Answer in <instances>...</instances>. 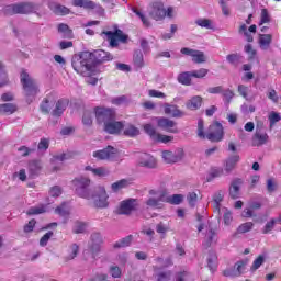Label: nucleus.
<instances>
[{
    "label": "nucleus",
    "mask_w": 281,
    "mask_h": 281,
    "mask_svg": "<svg viewBox=\"0 0 281 281\" xmlns=\"http://www.w3.org/2000/svg\"><path fill=\"white\" fill-rule=\"evenodd\" d=\"M71 66L74 71L79 74V76H83V78H91V76L95 74L91 52L89 50L75 55L71 59Z\"/></svg>",
    "instance_id": "f257e3e1"
},
{
    "label": "nucleus",
    "mask_w": 281,
    "mask_h": 281,
    "mask_svg": "<svg viewBox=\"0 0 281 281\" xmlns=\"http://www.w3.org/2000/svg\"><path fill=\"white\" fill-rule=\"evenodd\" d=\"M20 82L22 85L27 104H32V98H36L38 94V86L36 85V81L30 77L27 71L22 70L20 75Z\"/></svg>",
    "instance_id": "f03ea898"
},
{
    "label": "nucleus",
    "mask_w": 281,
    "mask_h": 281,
    "mask_svg": "<svg viewBox=\"0 0 281 281\" xmlns=\"http://www.w3.org/2000/svg\"><path fill=\"white\" fill-rule=\"evenodd\" d=\"M150 11H149V16L154 19V21H164L166 16L168 19H172V14L175 12V9L172 7H166L164 5V2L160 0H156L151 2L150 4Z\"/></svg>",
    "instance_id": "7ed1b4c3"
},
{
    "label": "nucleus",
    "mask_w": 281,
    "mask_h": 281,
    "mask_svg": "<svg viewBox=\"0 0 281 281\" xmlns=\"http://www.w3.org/2000/svg\"><path fill=\"white\" fill-rule=\"evenodd\" d=\"M102 34L106 36V41L112 49L120 47V43H128V35L124 31L116 29L115 31H103Z\"/></svg>",
    "instance_id": "20e7f679"
},
{
    "label": "nucleus",
    "mask_w": 281,
    "mask_h": 281,
    "mask_svg": "<svg viewBox=\"0 0 281 281\" xmlns=\"http://www.w3.org/2000/svg\"><path fill=\"white\" fill-rule=\"evenodd\" d=\"M72 186L75 188L76 194L81 199H91V191L89 186H91V179L80 177L72 180Z\"/></svg>",
    "instance_id": "39448f33"
},
{
    "label": "nucleus",
    "mask_w": 281,
    "mask_h": 281,
    "mask_svg": "<svg viewBox=\"0 0 281 281\" xmlns=\"http://www.w3.org/2000/svg\"><path fill=\"white\" fill-rule=\"evenodd\" d=\"M92 199H94V206L100 210L109 207V194H106L104 187H97L93 191Z\"/></svg>",
    "instance_id": "423d86ee"
},
{
    "label": "nucleus",
    "mask_w": 281,
    "mask_h": 281,
    "mask_svg": "<svg viewBox=\"0 0 281 281\" xmlns=\"http://www.w3.org/2000/svg\"><path fill=\"white\" fill-rule=\"evenodd\" d=\"M94 115L97 117L98 124H109L112 120H115V110L106 108H95Z\"/></svg>",
    "instance_id": "0eeeda50"
},
{
    "label": "nucleus",
    "mask_w": 281,
    "mask_h": 281,
    "mask_svg": "<svg viewBox=\"0 0 281 281\" xmlns=\"http://www.w3.org/2000/svg\"><path fill=\"white\" fill-rule=\"evenodd\" d=\"M90 58L95 69L98 65H103V63H111V60H113V54L104 49H97V50L90 52Z\"/></svg>",
    "instance_id": "6e6552de"
},
{
    "label": "nucleus",
    "mask_w": 281,
    "mask_h": 281,
    "mask_svg": "<svg viewBox=\"0 0 281 281\" xmlns=\"http://www.w3.org/2000/svg\"><path fill=\"white\" fill-rule=\"evenodd\" d=\"M223 137H225V132L220 122H215L210 125L206 134V139H209V142H223Z\"/></svg>",
    "instance_id": "1a4fd4ad"
},
{
    "label": "nucleus",
    "mask_w": 281,
    "mask_h": 281,
    "mask_svg": "<svg viewBox=\"0 0 281 281\" xmlns=\"http://www.w3.org/2000/svg\"><path fill=\"white\" fill-rule=\"evenodd\" d=\"M136 165L139 168L155 169L157 168V158L148 153H140L137 155Z\"/></svg>",
    "instance_id": "9d476101"
},
{
    "label": "nucleus",
    "mask_w": 281,
    "mask_h": 281,
    "mask_svg": "<svg viewBox=\"0 0 281 281\" xmlns=\"http://www.w3.org/2000/svg\"><path fill=\"white\" fill-rule=\"evenodd\" d=\"M115 155H117V149L113 146H108L103 149L93 151L92 157L94 159H98V161H109L111 159L115 158Z\"/></svg>",
    "instance_id": "9b49d317"
},
{
    "label": "nucleus",
    "mask_w": 281,
    "mask_h": 281,
    "mask_svg": "<svg viewBox=\"0 0 281 281\" xmlns=\"http://www.w3.org/2000/svg\"><path fill=\"white\" fill-rule=\"evenodd\" d=\"M102 235L100 233H93L90 237L89 251L95 258L98 254H100V249H102Z\"/></svg>",
    "instance_id": "f8f14e48"
},
{
    "label": "nucleus",
    "mask_w": 281,
    "mask_h": 281,
    "mask_svg": "<svg viewBox=\"0 0 281 281\" xmlns=\"http://www.w3.org/2000/svg\"><path fill=\"white\" fill-rule=\"evenodd\" d=\"M180 53L183 54L184 56H191L192 60L196 65H201L205 63V53H203L202 50L183 47L181 48Z\"/></svg>",
    "instance_id": "ddd939ff"
},
{
    "label": "nucleus",
    "mask_w": 281,
    "mask_h": 281,
    "mask_svg": "<svg viewBox=\"0 0 281 281\" xmlns=\"http://www.w3.org/2000/svg\"><path fill=\"white\" fill-rule=\"evenodd\" d=\"M137 210V200L136 199H127L120 203L119 214H123L128 216L131 213Z\"/></svg>",
    "instance_id": "4468645a"
},
{
    "label": "nucleus",
    "mask_w": 281,
    "mask_h": 281,
    "mask_svg": "<svg viewBox=\"0 0 281 281\" xmlns=\"http://www.w3.org/2000/svg\"><path fill=\"white\" fill-rule=\"evenodd\" d=\"M162 159L166 164H177L183 159V149H178L177 151H162Z\"/></svg>",
    "instance_id": "2eb2a0df"
},
{
    "label": "nucleus",
    "mask_w": 281,
    "mask_h": 281,
    "mask_svg": "<svg viewBox=\"0 0 281 281\" xmlns=\"http://www.w3.org/2000/svg\"><path fill=\"white\" fill-rule=\"evenodd\" d=\"M159 128L166 131L167 133H179V128H177V123L170 119L160 117L157 121Z\"/></svg>",
    "instance_id": "dca6fc26"
},
{
    "label": "nucleus",
    "mask_w": 281,
    "mask_h": 281,
    "mask_svg": "<svg viewBox=\"0 0 281 281\" xmlns=\"http://www.w3.org/2000/svg\"><path fill=\"white\" fill-rule=\"evenodd\" d=\"M123 130L124 123L115 120L108 122L104 126L105 133H109L110 135H120V133H122Z\"/></svg>",
    "instance_id": "f3484780"
},
{
    "label": "nucleus",
    "mask_w": 281,
    "mask_h": 281,
    "mask_svg": "<svg viewBox=\"0 0 281 281\" xmlns=\"http://www.w3.org/2000/svg\"><path fill=\"white\" fill-rule=\"evenodd\" d=\"M67 106H69V100L67 99H59L56 102L55 109L52 111V115L54 117H60L63 113L67 110Z\"/></svg>",
    "instance_id": "a211bd4d"
},
{
    "label": "nucleus",
    "mask_w": 281,
    "mask_h": 281,
    "mask_svg": "<svg viewBox=\"0 0 281 281\" xmlns=\"http://www.w3.org/2000/svg\"><path fill=\"white\" fill-rule=\"evenodd\" d=\"M165 115H169V117H183V111L179 110V106L172 105L169 103L164 104Z\"/></svg>",
    "instance_id": "6ab92c4d"
},
{
    "label": "nucleus",
    "mask_w": 281,
    "mask_h": 281,
    "mask_svg": "<svg viewBox=\"0 0 281 281\" xmlns=\"http://www.w3.org/2000/svg\"><path fill=\"white\" fill-rule=\"evenodd\" d=\"M243 183V179L236 178L232 181L229 187V196L231 199H239L240 196V184Z\"/></svg>",
    "instance_id": "aec40b11"
},
{
    "label": "nucleus",
    "mask_w": 281,
    "mask_h": 281,
    "mask_svg": "<svg viewBox=\"0 0 281 281\" xmlns=\"http://www.w3.org/2000/svg\"><path fill=\"white\" fill-rule=\"evenodd\" d=\"M203 104V98L201 95H194L187 101L186 106L189 111H199Z\"/></svg>",
    "instance_id": "412c9836"
},
{
    "label": "nucleus",
    "mask_w": 281,
    "mask_h": 281,
    "mask_svg": "<svg viewBox=\"0 0 281 281\" xmlns=\"http://www.w3.org/2000/svg\"><path fill=\"white\" fill-rule=\"evenodd\" d=\"M238 161H240V156L238 154H235L231 157H228L225 160V165H224V170L227 175H229V172H232V170H234V168H236V164H238Z\"/></svg>",
    "instance_id": "4be33fe9"
},
{
    "label": "nucleus",
    "mask_w": 281,
    "mask_h": 281,
    "mask_svg": "<svg viewBox=\"0 0 281 281\" xmlns=\"http://www.w3.org/2000/svg\"><path fill=\"white\" fill-rule=\"evenodd\" d=\"M34 11L31 2H21L15 4V14H30Z\"/></svg>",
    "instance_id": "5701e85b"
},
{
    "label": "nucleus",
    "mask_w": 281,
    "mask_h": 281,
    "mask_svg": "<svg viewBox=\"0 0 281 281\" xmlns=\"http://www.w3.org/2000/svg\"><path fill=\"white\" fill-rule=\"evenodd\" d=\"M273 42V35L271 34H259L258 43L260 49L267 50L271 47V43Z\"/></svg>",
    "instance_id": "b1692460"
},
{
    "label": "nucleus",
    "mask_w": 281,
    "mask_h": 281,
    "mask_svg": "<svg viewBox=\"0 0 281 281\" xmlns=\"http://www.w3.org/2000/svg\"><path fill=\"white\" fill-rule=\"evenodd\" d=\"M41 161L38 160H32L29 162V177L31 179H34V177H38L41 170H42Z\"/></svg>",
    "instance_id": "393cba45"
},
{
    "label": "nucleus",
    "mask_w": 281,
    "mask_h": 281,
    "mask_svg": "<svg viewBox=\"0 0 281 281\" xmlns=\"http://www.w3.org/2000/svg\"><path fill=\"white\" fill-rule=\"evenodd\" d=\"M72 5L75 8H83V10H95L97 4L91 0H74Z\"/></svg>",
    "instance_id": "a878e982"
},
{
    "label": "nucleus",
    "mask_w": 281,
    "mask_h": 281,
    "mask_svg": "<svg viewBox=\"0 0 281 281\" xmlns=\"http://www.w3.org/2000/svg\"><path fill=\"white\" fill-rule=\"evenodd\" d=\"M16 111H19V108L14 103L0 104L1 115H13V113H16Z\"/></svg>",
    "instance_id": "bb28decb"
},
{
    "label": "nucleus",
    "mask_w": 281,
    "mask_h": 281,
    "mask_svg": "<svg viewBox=\"0 0 281 281\" xmlns=\"http://www.w3.org/2000/svg\"><path fill=\"white\" fill-rule=\"evenodd\" d=\"M49 9L54 12V14H57V16H67L71 11L69 8L61 5V4H49Z\"/></svg>",
    "instance_id": "cd10ccee"
},
{
    "label": "nucleus",
    "mask_w": 281,
    "mask_h": 281,
    "mask_svg": "<svg viewBox=\"0 0 281 281\" xmlns=\"http://www.w3.org/2000/svg\"><path fill=\"white\" fill-rule=\"evenodd\" d=\"M154 262L157 263V266H154V271H159V269H166V267L172 266V259H164L162 257H156L154 259Z\"/></svg>",
    "instance_id": "c85d7f7f"
},
{
    "label": "nucleus",
    "mask_w": 281,
    "mask_h": 281,
    "mask_svg": "<svg viewBox=\"0 0 281 281\" xmlns=\"http://www.w3.org/2000/svg\"><path fill=\"white\" fill-rule=\"evenodd\" d=\"M54 104H56L54 102V100H49V98H45L41 105H40V111L44 114V115H49V113L52 112V109H54Z\"/></svg>",
    "instance_id": "c756f323"
},
{
    "label": "nucleus",
    "mask_w": 281,
    "mask_h": 281,
    "mask_svg": "<svg viewBox=\"0 0 281 281\" xmlns=\"http://www.w3.org/2000/svg\"><path fill=\"white\" fill-rule=\"evenodd\" d=\"M267 142H269L267 133H256L252 137V146H263Z\"/></svg>",
    "instance_id": "7c9ffc66"
},
{
    "label": "nucleus",
    "mask_w": 281,
    "mask_h": 281,
    "mask_svg": "<svg viewBox=\"0 0 281 281\" xmlns=\"http://www.w3.org/2000/svg\"><path fill=\"white\" fill-rule=\"evenodd\" d=\"M192 71H184L178 75V82L184 85V87H190L192 85Z\"/></svg>",
    "instance_id": "2f4dec72"
},
{
    "label": "nucleus",
    "mask_w": 281,
    "mask_h": 281,
    "mask_svg": "<svg viewBox=\"0 0 281 281\" xmlns=\"http://www.w3.org/2000/svg\"><path fill=\"white\" fill-rule=\"evenodd\" d=\"M131 243H133V235H128L119 241L114 243L113 248L114 249H122L124 247H131Z\"/></svg>",
    "instance_id": "473e14b6"
},
{
    "label": "nucleus",
    "mask_w": 281,
    "mask_h": 281,
    "mask_svg": "<svg viewBox=\"0 0 281 281\" xmlns=\"http://www.w3.org/2000/svg\"><path fill=\"white\" fill-rule=\"evenodd\" d=\"M133 64L136 69H142L144 67V54L142 50H135L133 55Z\"/></svg>",
    "instance_id": "72a5a7b5"
},
{
    "label": "nucleus",
    "mask_w": 281,
    "mask_h": 281,
    "mask_svg": "<svg viewBox=\"0 0 281 281\" xmlns=\"http://www.w3.org/2000/svg\"><path fill=\"white\" fill-rule=\"evenodd\" d=\"M57 30L59 34H63L64 38H74V31L69 29V25L60 23Z\"/></svg>",
    "instance_id": "f704fd0d"
},
{
    "label": "nucleus",
    "mask_w": 281,
    "mask_h": 281,
    "mask_svg": "<svg viewBox=\"0 0 281 281\" xmlns=\"http://www.w3.org/2000/svg\"><path fill=\"white\" fill-rule=\"evenodd\" d=\"M225 195H223V192L218 191L213 195V207L217 214H221V203H223V199Z\"/></svg>",
    "instance_id": "c9c22d12"
},
{
    "label": "nucleus",
    "mask_w": 281,
    "mask_h": 281,
    "mask_svg": "<svg viewBox=\"0 0 281 281\" xmlns=\"http://www.w3.org/2000/svg\"><path fill=\"white\" fill-rule=\"evenodd\" d=\"M79 251H80V246H78L77 244H71L68 247L66 260L67 261L74 260L78 256Z\"/></svg>",
    "instance_id": "e433bc0d"
},
{
    "label": "nucleus",
    "mask_w": 281,
    "mask_h": 281,
    "mask_svg": "<svg viewBox=\"0 0 281 281\" xmlns=\"http://www.w3.org/2000/svg\"><path fill=\"white\" fill-rule=\"evenodd\" d=\"M216 260H218L216 252L210 251L207 257V267L212 272L216 270Z\"/></svg>",
    "instance_id": "4c0bfd02"
},
{
    "label": "nucleus",
    "mask_w": 281,
    "mask_h": 281,
    "mask_svg": "<svg viewBox=\"0 0 281 281\" xmlns=\"http://www.w3.org/2000/svg\"><path fill=\"white\" fill-rule=\"evenodd\" d=\"M112 192H120V190H124V188H128V180L121 179L111 186Z\"/></svg>",
    "instance_id": "58836bf2"
},
{
    "label": "nucleus",
    "mask_w": 281,
    "mask_h": 281,
    "mask_svg": "<svg viewBox=\"0 0 281 281\" xmlns=\"http://www.w3.org/2000/svg\"><path fill=\"white\" fill-rule=\"evenodd\" d=\"M45 212H47V206L42 204L40 206H33V207L29 209L26 214L29 216H34L36 214H45Z\"/></svg>",
    "instance_id": "ea45409f"
},
{
    "label": "nucleus",
    "mask_w": 281,
    "mask_h": 281,
    "mask_svg": "<svg viewBox=\"0 0 281 281\" xmlns=\"http://www.w3.org/2000/svg\"><path fill=\"white\" fill-rule=\"evenodd\" d=\"M55 212L59 215V216H64L66 218H68L70 212H69V206H67V203H61L59 206H57L55 209Z\"/></svg>",
    "instance_id": "a19ab883"
},
{
    "label": "nucleus",
    "mask_w": 281,
    "mask_h": 281,
    "mask_svg": "<svg viewBox=\"0 0 281 281\" xmlns=\"http://www.w3.org/2000/svg\"><path fill=\"white\" fill-rule=\"evenodd\" d=\"M195 23L199 25V27H204L205 30H214V24L210 19H198L195 20Z\"/></svg>",
    "instance_id": "79ce46f5"
},
{
    "label": "nucleus",
    "mask_w": 281,
    "mask_h": 281,
    "mask_svg": "<svg viewBox=\"0 0 281 281\" xmlns=\"http://www.w3.org/2000/svg\"><path fill=\"white\" fill-rule=\"evenodd\" d=\"M266 188H267V192L269 194H273V192H276V190H278V182L276 181V178H269L266 181Z\"/></svg>",
    "instance_id": "37998d69"
},
{
    "label": "nucleus",
    "mask_w": 281,
    "mask_h": 281,
    "mask_svg": "<svg viewBox=\"0 0 281 281\" xmlns=\"http://www.w3.org/2000/svg\"><path fill=\"white\" fill-rule=\"evenodd\" d=\"M209 74H210V69L207 68H200L198 70L191 71L192 78H198L200 80H203V78H205V76H207Z\"/></svg>",
    "instance_id": "c03bdc74"
},
{
    "label": "nucleus",
    "mask_w": 281,
    "mask_h": 281,
    "mask_svg": "<svg viewBox=\"0 0 281 281\" xmlns=\"http://www.w3.org/2000/svg\"><path fill=\"white\" fill-rule=\"evenodd\" d=\"M254 229L252 222H246L238 226L237 234H247V232H251Z\"/></svg>",
    "instance_id": "a18cd8bd"
},
{
    "label": "nucleus",
    "mask_w": 281,
    "mask_h": 281,
    "mask_svg": "<svg viewBox=\"0 0 281 281\" xmlns=\"http://www.w3.org/2000/svg\"><path fill=\"white\" fill-rule=\"evenodd\" d=\"M123 133L126 135V137H137V135H139V128L135 127L134 125H128L125 127Z\"/></svg>",
    "instance_id": "49530a36"
},
{
    "label": "nucleus",
    "mask_w": 281,
    "mask_h": 281,
    "mask_svg": "<svg viewBox=\"0 0 281 281\" xmlns=\"http://www.w3.org/2000/svg\"><path fill=\"white\" fill-rule=\"evenodd\" d=\"M144 131L154 140L157 139V136L159 135V133H157V130H155V126H153L150 124H145Z\"/></svg>",
    "instance_id": "de8ad7c7"
},
{
    "label": "nucleus",
    "mask_w": 281,
    "mask_h": 281,
    "mask_svg": "<svg viewBox=\"0 0 281 281\" xmlns=\"http://www.w3.org/2000/svg\"><path fill=\"white\" fill-rule=\"evenodd\" d=\"M67 159H71V154H57L54 155L53 158L50 159L52 164H58V161H67Z\"/></svg>",
    "instance_id": "09e8293b"
},
{
    "label": "nucleus",
    "mask_w": 281,
    "mask_h": 281,
    "mask_svg": "<svg viewBox=\"0 0 281 281\" xmlns=\"http://www.w3.org/2000/svg\"><path fill=\"white\" fill-rule=\"evenodd\" d=\"M196 135L200 139H205V137H207V135L205 134V125L203 120H199L198 121V131H196Z\"/></svg>",
    "instance_id": "8fccbe9b"
},
{
    "label": "nucleus",
    "mask_w": 281,
    "mask_h": 281,
    "mask_svg": "<svg viewBox=\"0 0 281 281\" xmlns=\"http://www.w3.org/2000/svg\"><path fill=\"white\" fill-rule=\"evenodd\" d=\"M87 229V223L77 221L75 222L74 226V234H85V231Z\"/></svg>",
    "instance_id": "3c124183"
},
{
    "label": "nucleus",
    "mask_w": 281,
    "mask_h": 281,
    "mask_svg": "<svg viewBox=\"0 0 281 281\" xmlns=\"http://www.w3.org/2000/svg\"><path fill=\"white\" fill-rule=\"evenodd\" d=\"M277 223H278V220H276V218H272L269 222H267L262 228V234H271V232H273V228L276 227Z\"/></svg>",
    "instance_id": "603ef678"
},
{
    "label": "nucleus",
    "mask_w": 281,
    "mask_h": 281,
    "mask_svg": "<svg viewBox=\"0 0 281 281\" xmlns=\"http://www.w3.org/2000/svg\"><path fill=\"white\" fill-rule=\"evenodd\" d=\"M244 50L246 54H248V60H255L256 56L258 55V52L254 49V46L251 44H247L244 47Z\"/></svg>",
    "instance_id": "864d4df0"
},
{
    "label": "nucleus",
    "mask_w": 281,
    "mask_h": 281,
    "mask_svg": "<svg viewBox=\"0 0 281 281\" xmlns=\"http://www.w3.org/2000/svg\"><path fill=\"white\" fill-rule=\"evenodd\" d=\"M245 265H247V262L245 261H237L233 268L235 278H238V276H243V269H245Z\"/></svg>",
    "instance_id": "5fc2aeb1"
},
{
    "label": "nucleus",
    "mask_w": 281,
    "mask_h": 281,
    "mask_svg": "<svg viewBox=\"0 0 281 281\" xmlns=\"http://www.w3.org/2000/svg\"><path fill=\"white\" fill-rule=\"evenodd\" d=\"M265 265V256L259 255L252 262L251 271H258Z\"/></svg>",
    "instance_id": "6e6d98bb"
},
{
    "label": "nucleus",
    "mask_w": 281,
    "mask_h": 281,
    "mask_svg": "<svg viewBox=\"0 0 281 281\" xmlns=\"http://www.w3.org/2000/svg\"><path fill=\"white\" fill-rule=\"evenodd\" d=\"M226 60L231 64L234 65V67H238L240 63V55L238 54H229L226 56Z\"/></svg>",
    "instance_id": "4d7b16f0"
},
{
    "label": "nucleus",
    "mask_w": 281,
    "mask_h": 281,
    "mask_svg": "<svg viewBox=\"0 0 281 281\" xmlns=\"http://www.w3.org/2000/svg\"><path fill=\"white\" fill-rule=\"evenodd\" d=\"M169 203L170 205H181L183 203V195L182 194H173L169 195Z\"/></svg>",
    "instance_id": "13d9d810"
},
{
    "label": "nucleus",
    "mask_w": 281,
    "mask_h": 281,
    "mask_svg": "<svg viewBox=\"0 0 281 281\" xmlns=\"http://www.w3.org/2000/svg\"><path fill=\"white\" fill-rule=\"evenodd\" d=\"M265 23H271V15L267 9H262L260 15V25H265Z\"/></svg>",
    "instance_id": "bf43d9fd"
},
{
    "label": "nucleus",
    "mask_w": 281,
    "mask_h": 281,
    "mask_svg": "<svg viewBox=\"0 0 281 281\" xmlns=\"http://www.w3.org/2000/svg\"><path fill=\"white\" fill-rule=\"evenodd\" d=\"M94 177H109L110 171L105 167H98L93 170Z\"/></svg>",
    "instance_id": "052dcab7"
},
{
    "label": "nucleus",
    "mask_w": 281,
    "mask_h": 281,
    "mask_svg": "<svg viewBox=\"0 0 281 281\" xmlns=\"http://www.w3.org/2000/svg\"><path fill=\"white\" fill-rule=\"evenodd\" d=\"M268 120L270 122V126L278 124V122H280V120H281L280 113L271 112L268 116Z\"/></svg>",
    "instance_id": "680f3d73"
},
{
    "label": "nucleus",
    "mask_w": 281,
    "mask_h": 281,
    "mask_svg": "<svg viewBox=\"0 0 281 281\" xmlns=\"http://www.w3.org/2000/svg\"><path fill=\"white\" fill-rule=\"evenodd\" d=\"M146 205H148V207H156V209H161V202L159 201V198L155 199V198H149L146 201Z\"/></svg>",
    "instance_id": "e2e57ef3"
},
{
    "label": "nucleus",
    "mask_w": 281,
    "mask_h": 281,
    "mask_svg": "<svg viewBox=\"0 0 281 281\" xmlns=\"http://www.w3.org/2000/svg\"><path fill=\"white\" fill-rule=\"evenodd\" d=\"M172 139H175V137L164 135V134H158L154 142H160L161 144H168V143L172 142Z\"/></svg>",
    "instance_id": "0e129e2a"
},
{
    "label": "nucleus",
    "mask_w": 281,
    "mask_h": 281,
    "mask_svg": "<svg viewBox=\"0 0 281 281\" xmlns=\"http://www.w3.org/2000/svg\"><path fill=\"white\" fill-rule=\"evenodd\" d=\"M170 278H172V271H165L157 274L156 281H170Z\"/></svg>",
    "instance_id": "69168bd1"
},
{
    "label": "nucleus",
    "mask_w": 281,
    "mask_h": 281,
    "mask_svg": "<svg viewBox=\"0 0 281 281\" xmlns=\"http://www.w3.org/2000/svg\"><path fill=\"white\" fill-rule=\"evenodd\" d=\"M158 200L160 203H169L170 202V195H168V191L161 190L158 193Z\"/></svg>",
    "instance_id": "338daca9"
},
{
    "label": "nucleus",
    "mask_w": 281,
    "mask_h": 281,
    "mask_svg": "<svg viewBox=\"0 0 281 281\" xmlns=\"http://www.w3.org/2000/svg\"><path fill=\"white\" fill-rule=\"evenodd\" d=\"M49 148V139L48 138H41L37 145L38 150H47Z\"/></svg>",
    "instance_id": "774afa93"
}]
</instances>
